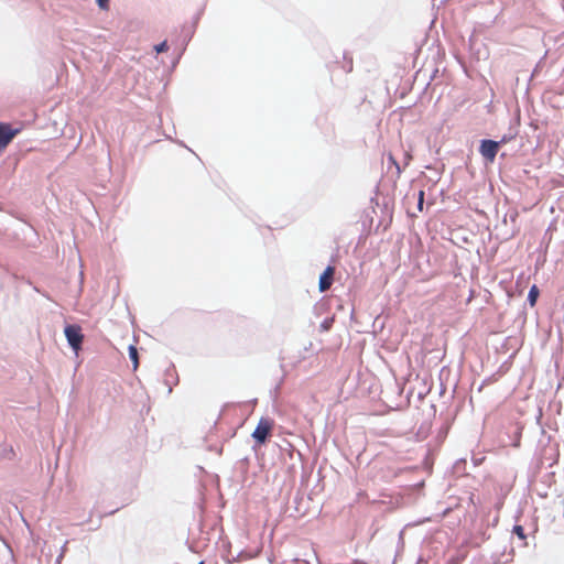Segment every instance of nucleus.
<instances>
[{"mask_svg":"<svg viewBox=\"0 0 564 564\" xmlns=\"http://www.w3.org/2000/svg\"><path fill=\"white\" fill-rule=\"evenodd\" d=\"M274 429V420L268 416H262L254 431L252 432V438L254 440L257 445H263L267 443L269 437L272 435V431Z\"/></svg>","mask_w":564,"mask_h":564,"instance_id":"1","label":"nucleus"},{"mask_svg":"<svg viewBox=\"0 0 564 564\" xmlns=\"http://www.w3.org/2000/svg\"><path fill=\"white\" fill-rule=\"evenodd\" d=\"M65 336L67 338L68 344L74 350H78L82 346L84 336L82 334V328L78 325H67L65 327Z\"/></svg>","mask_w":564,"mask_h":564,"instance_id":"2","label":"nucleus"},{"mask_svg":"<svg viewBox=\"0 0 564 564\" xmlns=\"http://www.w3.org/2000/svg\"><path fill=\"white\" fill-rule=\"evenodd\" d=\"M499 150V143L492 140H482L479 152L489 162L492 163Z\"/></svg>","mask_w":564,"mask_h":564,"instance_id":"3","label":"nucleus"},{"mask_svg":"<svg viewBox=\"0 0 564 564\" xmlns=\"http://www.w3.org/2000/svg\"><path fill=\"white\" fill-rule=\"evenodd\" d=\"M335 274V267L328 265L319 276L318 289L321 292H326L330 289Z\"/></svg>","mask_w":564,"mask_h":564,"instance_id":"4","label":"nucleus"},{"mask_svg":"<svg viewBox=\"0 0 564 564\" xmlns=\"http://www.w3.org/2000/svg\"><path fill=\"white\" fill-rule=\"evenodd\" d=\"M17 130H12L9 124L0 123V149L6 148L17 134Z\"/></svg>","mask_w":564,"mask_h":564,"instance_id":"5","label":"nucleus"},{"mask_svg":"<svg viewBox=\"0 0 564 564\" xmlns=\"http://www.w3.org/2000/svg\"><path fill=\"white\" fill-rule=\"evenodd\" d=\"M539 296V289L536 285H533L528 294V301L530 302L531 306H534L536 303Z\"/></svg>","mask_w":564,"mask_h":564,"instance_id":"6","label":"nucleus"},{"mask_svg":"<svg viewBox=\"0 0 564 564\" xmlns=\"http://www.w3.org/2000/svg\"><path fill=\"white\" fill-rule=\"evenodd\" d=\"M129 357L133 362V368L137 369L139 366V356H138V349L134 346H129Z\"/></svg>","mask_w":564,"mask_h":564,"instance_id":"7","label":"nucleus"},{"mask_svg":"<svg viewBox=\"0 0 564 564\" xmlns=\"http://www.w3.org/2000/svg\"><path fill=\"white\" fill-rule=\"evenodd\" d=\"M513 533L517 534L521 540H525L524 529L522 525H514Z\"/></svg>","mask_w":564,"mask_h":564,"instance_id":"8","label":"nucleus"},{"mask_svg":"<svg viewBox=\"0 0 564 564\" xmlns=\"http://www.w3.org/2000/svg\"><path fill=\"white\" fill-rule=\"evenodd\" d=\"M423 204H424V191L421 189L417 195V208L420 212L423 210Z\"/></svg>","mask_w":564,"mask_h":564,"instance_id":"9","label":"nucleus"},{"mask_svg":"<svg viewBox=\"0 0 564 564\" xmlns=\"http://www.w3.org/2000/svg\"><path fill=\"white\" fill-rule=\"evenodd\" d=\"M156 53H163L169 50V45L166 41H163L162 43L158 44L155 47Z\"/></svg>","mask_w":564,"mask_h":564,"instance_id":"10","label":"nucleus"},{"mask_svg":"<svg viewBox=\"0 0 564 564\" xmlns=\"http://www.w3.org/2000/svg\"><path fill=\"white\" fill-rule=\"evenodd\" d=\"M96 1L100 9H102V10L109 9V0H96Z\"/></svg>","mask_w":564,"mask_h":564,"instance_id":"11","label":"nucleus"},{"mask_svg":"<svg viewBox=\"0 0 564 564\" xmlns=\"http://www.w3.org/2000/svg\"><path fill=\"white\" fill-rule=\"evenodd\" d=\"M389 160L395 165L398 173H400L401 172L400 166L397 163V161L394 160V158L392 155H389Z\"/></svg>","mask_w":564,"mask_h":564,"instance_id":"12","label":"nucleus"},{"mask_svg":"<svg viewBox=\"0 0 564 564\" xmlns=\"http://www.w3.org/2000/svg\"><path fill=\"white\" fill-rule=\"evenodd\" d=\"M325 329H328V324L323 325Z\"/></svg>","mask_w":564,"mask_h":564,"instance_id":"13","label":"nucleus"}]
</instances>
